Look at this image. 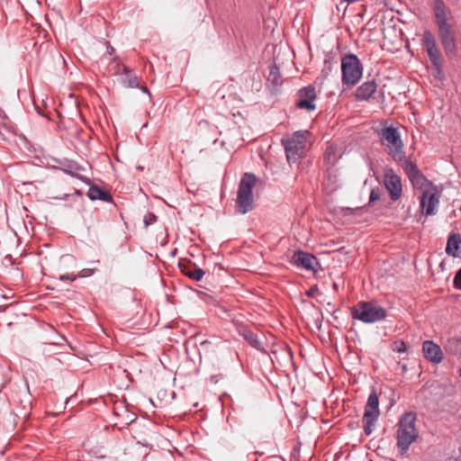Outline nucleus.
I'll use <instances>...</instances> for the list:
<instances>
[{"instance_id": "nucleus-1", "label": "nucleus", "mask_w": 461, "mask_h": 461, "mask_svg": "<svg viewBox=\"0 0 461 461\" xmlns=\"http://www.w3.org/2000/svg\"><path fill=\"white\" fill-rule=\"evenodd\" d=\"M433 14L438 28V35L446 56L453 59L456 55L457 45L454 25L450 23L451 11L443 0H433Z\"/></svg>"}, {"instance_id": "nucleus-2", "label": "nucleus", "mask_w": 461, "mask_h": 461, "mask_svg": "<svg viewBox=\"0 0 461 461\" xmlns=\"http://www.w3.org/2000/svg\"><path fill=\"white\" fill-rule=\"evenodd\" d=\"M416 420V413L409 411L405 412L399 420L396 438L397 447L401 454L406 453L411 444L414 442L419 436L415 427Z\"/></svg>"}, {"instance_id": "nucleus-3", "label": "nucleus", "mask_w": 461, "mask_h": 461, "mask_svg": "<svg viewBox=\"0 0 461 461\" xmlns=\"http://www.w3.org/2000/svg\"><path fill=\"white\" fill-rule=\"evenodd\" d=\"M32 402L28 398L25 400L18 397L14 398L12 402L3 403L0 409V415L4 421L16 426L19 421L25 422L31 415Z\"/></svg>"}, {"instance_id": "nucleus-4", "label": "nucleus", "mask_w": 461, "mask_h": 461, "mask_svg": "<svg viewBox=\"0 0 461 461\" xmlns=\"http://www.w3.org/2000/svg\"><path fill=\"white\" fill-rule=\"evenodd\" d=\"M308 131H298L282 138L285 156L289 163H297L305 154Z\"/></svg>"}, {"instance_id": "nucleus-5", "label": "nucleus", "mask_w": 461, "mask_h": 461, "mask_svg": "<svg viewBox=\"0 0 461 461\" xmlns=\"http://www.w3.org/2000/svg\"><path fill=\"white\" fill-rule=\"evenodd\" d=\"M363 65L356 54L347 53L341 58V82L347 87L358 84L363 76Z\"/></svg>"}, {"instance_id": "nucleus-6", "label": "nucleus", "mask_w": 461, "mask_h": 461, "mask_svg": "<svg viewBox=\"0 0 461 461\" xmlns=\"http://www.w3.org/2000/svg\"><path fill=\"white\" fill-rule=\"evenodd\" d=\"M351 317L365 323H373L384 320L387 316L386 310L373 303L360 301L350 308Z\"/></svg>"}, {"instance_id": "nucleus-7", "label": "nucleus", "mask_w": 461, "mask_h": 461, "mask_svg": "<svg viewBox=\"0 0 461 461\" xmlns=\"http://www.w3.org/2000/svg\"><path fill=\"white\" fill-rule=\"evenodd\" d=\"M257 177L252 173H245L239 184L237 207L240 213H247L253 209L252 190Z\"/></svg>"}, {"instance_id": "nucleus-8", "label": "nucleus", "mask_w": 461, "mask_h": 461, "mask_svg": "<svg viewBox=\"0 0 461 461\" xmlns=\"http://www.w3.org/2000/svg\"><path fill=\"white\" fill-rule=\"evenodd\" d=\"M378 134L382 143L388 148V154L393 159H402L404 158L403 143L396 128L388 126L383 128Z\"/></svg>"}, {"instance_id": "nucleus-9", "label": "nucleus", "mask_w": 461, "mask_h": 461, "mask_svg": "<svg viewBox=\"0 0 461 461\" xmlns=\"http://www.w3.org/2000/svg\"><path fill=\"white\" fill-rule=\"evenodd\" d=\"M380 415L379 398L377 393L374 390L368 396L363 416V429L366 436H369L375 422Z\"/></svg>"}, {"instance_id": "nucleus-10", "label": "nucleus", "mask_w": 461, "mask_h": 461, "mask_svg": "<svg viewBox=\"0 0 461 461\" xmlns=\"http://www.w3.org/2000/svg\"><path fill=\"white\" fill-rule=\"evenodd\" d=\"M423 49L427 51L429 59L435 69L443 67V59L439 49L438 48L435 36L429 30L424 31L421 39Z\"/></svg>"}, {"instance_id": "nucleus-11", "label": "nucleus", "mask_w": 461, "mask_h": 461, "mask_svg": "<svg viewBox=\"0 0 461 461\" xmlns=\"http://www.w3.org/2000/svg\"><path fill=\"white\" fill-rule=\"evenodd\" d=\"M384 184L389 192L391 200H399L402 193V181L401 177L394 173L393 168H386L384 170Z\"/></svg>"}, {"instance_id": "nucleus-12", "label": "nucleus", "mask_w": 461, "mask_h": 461, "mask_svg": "<svg viewBox=\"0 0 461 461\" xmlns=\"http://www.w3.org/2000/svg\"><path fill=\"white\" fill-rule=\"evenodd\" d=\"M297 101L295 106L299 109H304L306 111H313L316 109L314 101L317 98L315 86L309 85L301 88L297 92Z\"/></svg>"}, {"instance_id": "nucleus-13", "label": "nucleus", "mask_w": 461, "mask_h": 461, "mask_svg": "<svg viewBox=\"0 0 461 461\" xmlns=\"http://www.w3.org/2000/svg\"><path fill=\"white\" fill-rule=\"evenodd\" d=\"M439 203V192L434 185L429 190H424L420 198V207L426 216L435 214V208Z\"/></svg>"}, {"instance_id": "nucleus-14", "label": "nucleus", "mask_w": 461, "mask_h": 461, "mask_svg": "<svg viewBox=\"0 0 461 461\" xmlns=\"http://www.w3.org/2000/svg\"><path fill=\"white\" fill-rule=\"evenodd\" d=\"M291 262L298 267L314 272L316 271V267H320L319 260L315 256L302 250L294 253Z\"/></svg>"}, {"instance_id": "nucleus-15", "label": "nucleus", "mask_w": 461, "mask_h": 461, "mask_svg": "<svg viewBox=\"0 0 461 461\" xmlns=\"http://www.w3.org/2000/svg\"><path fill=\"white\" fill-rule=\"evenodd\" d=\"M178 267L185 276L194 281H201L205 275V271L190 259L180 260Z\"/></svg>"}, {"instance_id": "nucleus-16", "label": "nucleus", "mask_w": 461, "mask_h": 461, "mask_svg": "<svg viewBox=\"0 0 461 461\" xmlns=\"http://www.w3.org/2000/svg\"><path fill=\"white\" fill-rule=\"evenodd\" d=\"M422 351L425 358L432 363H440L443 360V353L440 347L431 340H425L423 342Z\"/></svg>"}, {"instance_id": "nucleus-17", "label": "nucleus", "mask_w": 461, "mask_h": 461, "mask_svg": "<svg viewBox=\"0 0 461 461\" xmlns=\"http://www.w3.org/2000/svg\"><path fill=\"white\" fill-rule=\"evenodd\" d=\"M87 196L92 201L100 200L103 202L113 203V198L110 191L95 184L90 185Z\"/></svg>"}, {"instance_id": "nucleus-18", "label": "nucleus", "mask_w": 461, "mask_h": 461, "mask_svg": "<svg viewBox=\"0 0 461 461\" xmlns=\"http://www.w3.org/2000/svg\"><path fill=\"white\" fill-rule=\"evenodd\" d=\"M377 85L374 79L368 80L359 86L355 93L357 101L368 100L375 92Z\"/></svg>"}, {"instance_id": "nucleus-19", "label": "nucleus", "mask_w": 461, "mask_h": 461, "mask_svg": "<svg viewBox=\"0 0 461 461\" xmlns=\"http://www.w3.org/2000/svg\"><path fill=\"white\" fill-rule=\"evenodd\" d=\"M284 80L280 73L279 67L274 62L269 66V74L267 77V84L273 91H276L283 84Z\"/></svg>"}, {"instance_id": "nucleus-20", "label": "nucleus", "mask_w": 461, "mask_h": 461, "mask_svg": "<svg viewBox=\"0 0 461 461\" xmlns=\"http://www.w3.org/2000/svg\"><path fill=\"white\" fill-rule=\"evenodd\" d=\"M446 253L453 257H457L461 254V235L459 233H451L448 236Z\"/></svg>"}, {"instance_id": "nucleus-21", "label": "nucleus", "mask_w": 461, "mask_h": 461, "mask_svg": "<svg viewBox=\"0 0 461 461\" xmlns=\"http://www.w3.org/2000/svg\"><path fill=\"white\" fill-rule=\"evenodd\" d=\"M63 167H64L63 170L67 174L80 179L86 185H91L92 180L89 177L79 175L77 173L78 171L83 169V167L81 166H79L77 163H76L74 161L67 160L66 162L63 163Z\"/></svg>"}, {"instance_id": "nucleus-22", "label": "nucleus", "mask_w": 461, "mask_h": 461, "mask_svg": "<svg viewBox=\"0 0 461 461\" xmlns=\"http://www.w3.org/2000/svg\"><path fill=\"white\" fill-rule=\"evenodd\" d=\"M239 334L244 338V339L253 348L261 350V344L258 339V335L251 330L246 327H240L239 329Z\"/></svg>"}, {"instance_id": "nucleus-23", "label": "nucleus", "mask_w": 461, "mask_h": 461, "mask_svg": "<svg viewBox=\"0 0 461 461\" xmlns=\"http://www.w3.org/2000/svg\"><path fill=\"white\" fill-rule=\"evenodd\" d=\"M122 74L123 77L121 78V82L125 87H139L140 82L137 76L128 67L122 68Z\"/></svg>"}, {"instance_id": "nucleus-24", "label": "nucleus", "mask_w": 461, "mask_h": 461, "mask_svg": "<svg viewBox=\"0 0 461 461\" xmlns=\"http://www.w3.org/2000/svg\"><path fill=\"white\" fill-rule=\"evenodd\" d=\"M410 181L411 182L413 186L420 188V190H422V192L424 190H429V188L434 186L433 184L430 181H429L421 172H419L413 176H411L410 178Z\"/></svg>"}, {"instance_id": "nucleus-25", "label": "nucleus", "mask_w": 461, "mask_h": 461, "mask_svg": "<svg viewBox=\"0 0 461 461\" xmlns=\"http://www.w3.org/2000/svg\"><path fill=\"white\" fill-rule=\"evenodd\" d=\"M445 350L448 354L461 357V339L449 338L445 345Z\"/></svg>"}, {"instance_id": "nucleus-26", "label": "nucleus", "mask_w": 461, "mask_h": 461, "mask_svg": "<svg viewBox=\"0 0 461 461\" xmlns=\"http://www.w3.org/2000/svg\"><path fill=\"white\" fill-rule=\"evenodd\" d=\"M395 161L401 162V165L408 176L409 179L416 175L417 173L420 172L415 163L406 158V156L404 155V158L402 159H394Z\"/></svg>"}, {"instance_id": "nucleus-27", "label": "nucleus", "mask_w": 461, "mask_h": 461, "mask_svg": "<svg viewBox=\"0 0 461 461\" xmlns=\"http://www.w3.org/2000/svg\"><path fill=\"white\" fill-rule=\"evenodd\" d=\"M125 67L124 65L121 64L118 58H114L111 60L109 63L107 69L108 72L112 75H118L122 73V68Z\"/></svg>"}, {"instance_id": "nucleus-28", "label": "nucleus", "mask_w": 461, "mask_h": 461, "mask_svg": "<svg viewBox=\"0 0 461 461\" xmlns=\"http://www.w3.org/2000/svg\"><path fill=\"white\" fill-rule=\"evenodd\" d=\"M201 347L205 354L216 353L221 349V344H213L211 341L205 340L201 343Z\"/></svg>"}, {"instance_id": "nucleus-29", "label": "nucleus", "mask_w": 461, "mask_h": 461, "mask_svg": "<svg viewBox=\"0 0 461 461\" xmlns=\"http://www.w3.org/2000/svg\"><path fill=\"white\" fill-rule=\"evenodd\" d=\"M97 264H99V260L90 262V265H93L94 267L82 269L78 273L77 277H87L92 276L97 270V267L95 266Z\"/></svg>"}, {"instance_id": "nucleus-30", "label": "nucleus", "mask_w": 461, "mask_h": 461, "mask_svg": "<svg viewBox=\"0 0 461 461\" xmlns=\"http://www.w3.org/2000/svg\"><path fill=\"white\" fill-rule=\"evenodd\" d=\"M331 70H332V58L329 57L324 59V68L321 70V74L324 77H327L328 75L331 72Z\"/></svg>"}, {"instance_id": "nucleus-31", "label": "nucleus", "mask_w": 461, "mask_h": 461, "mask_svg": "<svg viewBox=\"0 0 461 461\" xmlns=\"http://www.w3.org/2000/svg\"><path fill=\"white\" fill-rule=\"evenodd\" d=\"M393 350L398 353H403L406 351V345L403 340H395L393 343Z\"/></svg>"}, {"instance_id": "nucleus-32", "label": "nucleus", "mask_w": 461, "mask_h": 461, "mask_svg": "<svg viewBox=\"0 0 461 461\" xmlns=\"http://www.w3.org/2000/svg\"><path fill=\"white\" fill-rule=\"evenodd\" d=\"M380 195H381L380 188L379 187L373 188L370 192L368 204H371L372 203L377 201L380 198Z\"/></svg>"}, {"instance_id": "nucleus-33", "label": "nucleus", "mask_w": 461, "mask_h": 461, "mask_svg": "<svg viewBox=\"0 0 461 461\" xmlns=\"http://www.w3.org/2000/svg\"><path fill=\"white\" fill-rule=\"evenodd\" d=\"M157 219H158V217L154 213H152V212L148 213L144 217V224H145V226H149V225L153 224L154 222H156Z\"/></svg>"}, {"instance_id": "nucleus-34", "label": "nucleus", "mask_w": 461, "mask_h": 461, "mask_svg": "<svg viewBox=\"0 0 461 461\" xmlns=\"http://www.w3.org/2000/svg\"><path fill=\"white\" fill-rule=\"evenodd\" d=\"M77 278V275L75 274H66V275H60L59 280L61 281H75Z\"/></svg>"}, {"instance_id": "nucleus-35", "label": "nucleus", "mask_w": 461, "mask_h": 461, "mask_svg": "<svg viewBox=\"0 0 461 461\" xmlns=\"http://www.w3.org/2000/svg\"><path fill=\"white\" fill-rule=\"evenodd\" d=\"M454 285L456 288L461 289V268L457 270L454 277Z\"/></svg>"}, {"instance_id": "nucleus-36", "label": "nucleus", "mask_w": 461, "mask_h": 461, "mask_svg": "<svg viewBox=\"0 0 461 461\" xmlns=\"http://www.w3.org/2000/svg\"><path fill=\"white\" fill-rule=\"evenodd\" d=\"M319 292V288L317 285H312L306 293V296L312 298Z\"/></svg>"}, {"instance_id": "nucleus-37", "label": "nucleus", "mask_w": 461, "mask_h": 461, "mask_svg": "<svg viewBox=\"0 0 461 461\" xmlns=\"http://www.w3.org/2000/svg\"><path fill=\"white\" fill-rule=\"evenodd\" d=\"M63 341H66L65 337L58 336V338L54 340L48 342L50 345H61Z\"/></svg>"}, {"instance_id": "nucleus-38", "label": "nucleus", "mask_w": 461, "mask_h": 461, "mask_svg": "<svg viewBox=\"0 0 461 461\" xmlns=\"http://www.w3.org/2000/svg\"><path fill=\"white\" fill-rule=\"evenodd\" d=\"M442 68H443V67H440V68H439V70H438V69H436V75H435V77H436V78L443 79V77H444V72H443Z\"/></svg>"}, {"instance_id": "nucleus-39", "label": "nucleus", "mask_w": 461, "mask_h": 461, "mask_svg": "<svg viewBox=\"0 0 461 461\" xmlns=\"http://www.w3.org/2000/svg\"><path fill=\"white\" fill-rule=\"evenodd\" d=\"M361 209H362L361 207H359V208H356V209H352V208H346V211L349 212L348 214H352V213H354L356 211H359V210H361Z\"/></svg>"}, {"instance_id": "nucleus-40", "label": "nucleus", "mask_w": 461, "mask_h": 461, "mask_svg": "<svg viewBox=\"0 0 461 461\" xmlns=\"http://www.w3.org/2000/svg\"><path fill=\"white\" fill-rule=\"evenodd\" d=\"M140 88L143 93H147L150 96V93L147 86H141Z\"/></svg>"}, {"instance_id": "nucleus-41", "label": "nucleus", "mask_w": 461, "mask_h": 461, "mask_svg": "<svg viewBox=\"0 0 461 461\" xmlns=\"http://www.w3.org/2000/svg\"><path fill=\"white\" fill-rule=\"evenodd\" d=\"M326 154L329 157L330 156V154H332V147L331 146L327 149Z\"/></svg>"}, {"instance_id": "nucleus-42", "label": "nucleus", "mask_w": 461, "mask_h": 461, "mask_svg": "<svg viewBox=\"0 0 461 461\" xmlns=\"http://www.w3.org/2000/svg\"><path fill=\"white\" fill-rule=\"evenodd\" d=\"M0 140H7L6 137L3 134V132L0 131Z\"/></svg>"}, {"instance_id": "nucleus-43", "label": "nucleus", "mask_w": 461, "mask_h": 461, "mask_svg": "<svg viewBox=\"0 0 461 461\" xmlns=\"http://www.w3.org/2000/svg\"><path fill=\"white\" fill-rule=\"evenodd\" d=\"M113 52H114V49H113V47H111V46H110V47H109V50H108V53H109L110 55H113Z\"/></svg>"}, {"instance_id": "nucleus-44", "label": "nucleus", "mask_w": 461, "mask_h": 461, "mask_svg": "<svg viewBox=\"0 0 461 461\" xmlns=\"http://www.w3.org/2000/svg\"><path fill=\"white\" fill-rule=\"evenodd\" d=\"M286 349L288 351V354H289L290 357H293V353H292L291 348L288 346H286Z\"/></svg>"}, {"instance_id": "nucleus-45", "label": "nucleus", "mask_w": 461, "mask_h": 461, "mask_svg": "<svg viewBox=\"0 0 461 461\" xmlns=\"http://www.w3.org/2000/svg\"><path fill=\"white\" fill-rule=\"evenodd\" d=\"M332 287H333V289H334V290H336V291L339 289V285H338V284H337V283H333Z\"/></svg>"}, {"instance_id": "nucleus-46", "label": "nucleus", "mask_w": 461, "mask_h": 461, "mask_svg": "<svg viewBox=\"0 0 461 461\" xmlns=\"http://www.w3.org/2000/svg\"><path fill=\"white\" fill-rule=\"evenodd\" d=\"M460 376H461V368H460Z\"/></svg>"}, {"instance_id": "nucleus-47", "label": "nucleus", "mask_w": 461, "mask_h": 461, "mask_svg": "<svg viewBox=\"0 0 461 461\" xmlns=\"http://www.w3.org/2000/svg\"><path fill=\"white\" fill-rule=\"evenodd\" d=\"M369 461H373V460H369Z\"/></svg>"}]
</instances>
